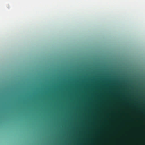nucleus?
<instances>
[{"label": "nucleus", "instance_id": "nucleus-1", "mask_svg": "<svg viewBox=\"0 0 145 145\" xmlns=\"http://www.w3.org/2000/svg\"><path fill=\"white\" fill-rule=\"evenodd\" d=\"M36 124H34V129H35V143L34 145H36V143L35 142L36 140V136H35V133H36Z\"/></svg>", "mask_w": 145, "mask_h": 145}]
</instances>
